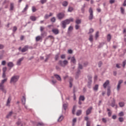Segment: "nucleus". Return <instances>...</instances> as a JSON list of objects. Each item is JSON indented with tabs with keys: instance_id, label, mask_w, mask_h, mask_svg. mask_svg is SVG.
<instances>
[{
	"instance_id": "obj_1",
	"label": "nucleus",
	"mask_w": 126,
	"mask_h": 126,
	"mask_svg": "<svg viewBox=\"0 0 126 126\" xmlns=\"http://www.w3.org/2000/svg\"><path fill=\"white\" fill-rule=\"evenodd\" d=\"M7 81V78H6L4 79L3 80H2L1 82L0 83V90H1V91L5 93V94L6 93V90L4 88V83Z\"/></svg>"
},
{
	"instance_id": "obj_2",
	"label": "nucleus",
	"mask_w": 126,
	"mask_h": 126,
	"mask_svg": "<svg viewBox=\"0 0 126 126\" xmlns=\"http://www.w3.org/2000/svg\"><path fill=\"white\" fill-rule=\"evenodd\" d=\"M73 18H71L62 21V23L63 28L65 29V27H66V25L69 24L70 22H73Z\"/></svg>"
},
{
	"instance_id": "obj_3",
	"label": "nucleus",
	"mask_w": 126,
	"mask_h": 126,
	"mask_svg": "<svg viewBox=\"0 0 126 126\" xmlns=\"http://www.w3.org/2000/svg\"><path fill=\"white\" fill-rule=\"evenodd\" d=\"M18 79H19V76L14 75L11 77L10 81V83L14 84L15 83H16L17 81H18Z\"/></svg>"
},
{
	"instance_id": "obj_4",
	"label": "nucleus",
	"mask_w": 126,
	"mask_h": 126,
	"mask_svg": "<svg viewBox=\"0 0 126 126\" xmlns=\"http://www.w3.org/2000/svg\"><path fill=\"white\" fill-rule=\"evenodd\" d=\"M59 63L61 66H63V67H64V66L67 65L68 62L66 60H64L63 61H60Z\"/></svg>"
},
{
	"instance_id": "obj_5",
	"label": "nucleus",
	"mask_w": 126,
	"mask_h": 126,
	"mask_svg": "<svg viewBox=\"0 0 126 126\" xmlns=\"http://www.w3.org/2000/svg\"><path fill=\"white\" fill-rule=\"evenodd\" d=\"M29 49H33L32 47H29L28 45H25L24 48H23L21 51L22 53H25V52H27Z\"/></svg>"
},
{
	"instance_id": "obj_6",
	"label": "nucleus",
	"mask_w": 126,
	"mask_h": 126,
	"mask_svg": "<svg viewBox=\"0 0 126 126\" xmlns=\"http://www.w3.org/2000/svg\"><path fill=\"white\" fill-rule=\"evenodd\" d=\"M89 12L90 13V15L89 16V20H92L94 18V16H93V10H92V8H90Z\"/></svg>"
},
{
	"instance_id": "obj_7",
	"label": "nucleus",
	"mask_w": 126,
	"mask_h": 126,
	"mask_svg": "<svg viewBox=\"0 0 126 126\" xmlns=\"http://www.w3.org/2000/svg\"><path fill=\"white\" fill-rule=\"evenodd\" d=\"M110 106L113 107H115L116 109H118V105L116 104V100H115V98H113V100L110 103Z\"/></svg>"
},
{
	"instance_id": "obj_8",
	"label": "nucleus",
	"mask_w": 126,
	"mask_h": 126,
	"mask_svg": "<svg viewBox=\"0 0 126 126\" xmlns=\"http://www.w3.org/2000/svg\"><path fill=\"white\" fill-rule=\"evenodd\" d=\"M53 33L55 34V35H58L60 33V31H59V29H53L52 30Z\"/></svg>"
},
{
	"instance_id": "obj_9",
	"label": "nucleus",
	"mask_w": 126,
	"mask_h": 126,
	"mask_svg": "<svg viewBox=\"0 0 126 126\" xmlns=\"http://www.w3.org/2000/svg\"><path fill=\"white\" fill-rule=\"evenodd\" d=\"M57 17L59 19H63V17H64V14L63 13H60L57 14Z\"/></svg>"
},
{
	"instance_id": "obj_10",
	"label": "nucleus",
	"mask_w": 126,
	"mask_h": 126,
	"mask_svg": "<svg viewBox=\"0 0 126 126\" xmlns=\"http://www.w3.org/2000/svg\"><path fill=\"white\" fill-rule=\"evenodd\" d=\"M10 102H11V96H9L7 100L6 106H10Z\"/></svg>"
},
{
	"instance_id": "obj_11",
	"label": "nucleus",
	"mask_w": 126,
	"mask_h": 126,
	"mask_svg": "<svg viewBox=\"0 0 126 126\" xmlns=\"http://www.w3.org/2000/svg\"><path fill=\"white\" fill-rule=\"evenodd\" d=\"M92 109H93V108L92 107H90L87 109V110L86 111L87 116H88V115H90V114H91V112L92 111Z\"/></svg>"
},
{
	"instance_id": "obj_12",
	"label": "nucleus",
	"mask_w": 126,
	"mask_h": 126,
	"mask_svg": "<svg viewBox=\"0 0 126 126\" xmlns=\"http://www.w3.org/2000/svg\"><path fill=\"white\" fill-rule=\"evenodd\" d=\"M123 80H120L119 81L118 85H117V90L118 91H120V89L121 88V84L123 83Z\"/></svg>"
},
{
	"instance_id": "obj_13",
	"label": "nucleus",
	"mask_w": 126,
	"mask_h": 126,
	"mask_svg": "<svg viewBox=\"0 0 126 126\" xmlns=\"http://www.w3.org/2000/svg\"><path fill=\"white\" fill-rule=\"evenodd\" d=\"M24 60V58H22L19 59L17 62V65H20L21 64V62Z\"/></svg>"
},
{
	"instance_id": "obj_14",
	"label": "nucleus",
	"mask_w": 126,
	"mask_h": 126,
	"mask_svg": "<svg viewBox=\"0 0 126 126\" xmlns=\"http://www.w3.org/2000/svg\"><path fill=\"white\" fill-rule=\"evenodd\" d=\"M22 102L23 105H25V103H26V96H25V95L23 96L22 98Z\"/></svg>"
},
{
	"instance_id": "obj_15",
	"label": "nucleus",
	"mask_w": 126,
	"mask_h": 126,
	"mask_svg": "<svg viewBox=\"0 0 126 126\" xmlns=\"http://www.w3.org/2000/svg\"><path fill=\"white\" fill-rule=\"evenodd\" d=\"M14 64H13V63L12 62H9L7 63V66L8 67H10V68H12L13 67Z\"/></svg>"
},
{
	"instance_id": "obj_16",
	"label": "nucleus",
	"mask_w": 126,
	"mask_h": 126,
	"mask_svg": "<svg viewBox=\"0 0 126 126\" xmlns=\"http://www.w3.org/2000/svg\"><path fill=\"white\" fill-rule=\"evenodd\" d=\"M110 82L109 80H106V82L103 84V87L104 88H106L108 85H109Z\"/></svg>"
},
{
	"instance_id": "obj_17",
	"label": "nucleus",
	"mask_w": 126,
	"mask_h": 126,
	"mask_svg": "<svg viewBox=\"0 0 126 126\" xmlns=\"http://www.w3.org/2000/svg\"><path fill=\"white\" fill-rule=\"evenodd\" d=\"M55 77L56 78L57 80H59V81H62V78H61V76L58 74H55L54 75Z\"/></svg>"
},
{
	"instance_id": "obj_18",
	"label": "nucleus",
	"mask_w": 126,
	"mask_h": 126,
	"mask_svg": "<svg viewBox=\"0 0 126 126\" xmlns=\"http://www.w3.org/2000/svg\"><path fill=\"white\" fill-rule=\"evenodd\" d=\"M71 63H74V64H75V63H76V60H75L74 57H73L71 58Z\"/></svg>"
},
{
	"instance_id": "obj_19",
	"label": "nucleus",
	"mask_w": 126,
	"mask_h": 126,
	"mask_svg": "<svg viewBox=\"0 0 126 126\" xmlns=\"http://www.w3.org/2000/svg\"><path fill=\"white\" fill-rule=\"evenodd\" d=\"M50 38V40H55V37L52 35H49L47 37L45 38V40H48Z\"/></svg>"
},
{
	"instance_id": "obj_20",
	"label": "nucleus",
	"mask_w": 126,
	"mask_h": 126,
	"mask_svg": "<svg viewBox=\"0 0 126 126\" xmlns=\"http://www.w3.org/2000/svg\"><path fill=\"white\" fill-rule=\"evenodd\" d=\"M30 19L32 21H36V19H37V18H36V17H35V16H31L30 17Z\"/></svg>"
},
{
	"instance_id": "obj_21",
	"label": "nucleus",
	"mask_w": 126,
	"mask_h": 126,
	"mask_svg": "<svg viewBox=\"0 0 126 126\" xmlns=\"http://www.w3.org/2000/svg\"><path fill=\"white\" fill-rule=\"evenodd\" d=\"M35 40H36V42H38L39 40H42V37L40 36H37L36 37Z\"/></svg>"
},
{
	"instance_id": "obj_22",
	"label": "nucleus",
	"mask_w": 126,
	"mask_h": 126,
	"mask_svg": "<svg viewBox=\"0 0 126 126\" xmlns=\"http://www.w3.org/2000/svg\"><path fill=\"white\" fill-rule=\"evenodd\" d=\"M67 4H68V2L66 1H63L62 3V5H63V6H67Z\"/></svg>"
},
{
	"instance_id": "obj_23",
	"label": "nucleus",
	"mask_w": 126,
	"mask_h": 126,
	"mask_svg": "<svg viewBox=\"0 0 126 126\" xmlns=\"http://www.w3.org/2000/svg\"><path fill=\"white\" fill-rule=\"evenodd\" d=\"M13 8H14V4H13V3H11L10 6V10H13Z\"/></svg>"
},
{
	"instance_id": "obj_24",
	"label": "nucleus",
	"mask_w": 126,
	"mask_h": 126,
	"mask_svg": "<svg viewBox=\"0 0 126 126\" xmlns=\"http://www.w3.org/2000/svg\"><path fill=\"white\" fill-rule=\"evenodd\" d=\"M75 110H76V106L74 105L73 107V109H72V113L73 115H74V113H75Z\"/></svg>"
},
{
	"instance_id": "obj_25",
	"label": "nucleus",
	"mask_w": 126,
	"mask_h": 126,
	"mask_svg": "<svg viewBox=\"0 0 126 126\" xmlns=\"http://www.w3.org/2000/svg\"><path fill=\"white\" fill-rule=\"evenodd\" d=\"M108 113V115L109 117H111V116H112V111H111V110H110V109L107 108V109Z\"/></svg>"
},
{
	"instance_id": "obj_26",
	"label": "nucleus",
	"mask_w": 126,
	"mask_h": 126,
	"mask_svg": "<svg viewBox=\"0 0 126 126\" xmlns=\"http://www.w3.org/2000/svg\"><path fill=\"white\" fill-rule=\"evenodd\" d=\"M98 87L99 86L98 85H95V86L94 87V91H97Z\"/></svg>"
},
{
	"instance_id": "obj_27",
	"label": "nucleus",
	"mask_w": 126,
	"mask_h": 126,
	"mask_svg": "<svg viewBox=\"0 0 126 126\" xmlns=\"http://www.w3.org/2000/svg\"><path fill=\"white\" fill-rule=\"evenodd\" d=\"M119 105L120 107H123L125 106V102H120L119 103Z\"/></svg>"
},
{
	"instance_id": "obj_28",
	"label": "nucleus",
	"mask_w": 126,
	"mask_h": 126,
	"mask_svg": "<svg viewBox=\"0 0 126 126\" xmlns=\"http://www.w3.org/2000/svg\"><path fill=\"white\" fill-rule=\"evenodd\" d=\"M82 113V111L79 110L77 111V112L76 113V115H77V116H80V115H81Z\"/></svg>"
},
{
	"instance_id": "obj_29",
	"label": "nucleus",
	"mask_w": 126,
	"mask_h": 126,
	"mask_svg": "<svg viewBox=\"0 0 126 126\" xmlns=\"http://www.w3.org/2000/svg\"><path fill=\"white\" fill-rule=\"evenodd\" d=\"M77 119L76 118H74L72 120V126H75V123H76Z\"/></svg>"
},
{
	"instance_id": "obj_30",
	"label": "nucleus",
	"mask_w": 126,
	"mask_h": 126,
	"mask_svg": "<svg viewBox=\"0 0 126 126\" xmlns=\"http://www.w3.org/2000/svg\"><path fill=\"white\" fill-rule=\"evenodd\" d=\"M107 41L108 42H110L111 41V34H109L107 35Z\"/></svg>"
},
{
	"instance_id": "obj_31",
	"label": "nucleus",
	"mask_w": 126,
	"mask_h": 126,
	"mask_svg": "<svg viewBox=\"0 0 126 126\" xmlns=\"http://www.w3.org/2000/svg\"><path fill=\"white\" fill-rule=\"evenodd\" d=\"M63 120V115H61L58 119V122H62Z\"/></svg>"
},
{
	"instance_id": "obj_32",
	"label": "nucleus",
	"mask_w": 126,
	"mask_h": 126,
	"mask_svg": "<svg viewBox=\"0 0 126 126\" xmlns=\"http://www.w3.org/2000/svg\"><path fill=\"white\" fill-rule=\"evenodd\" d=\"M89 40L90 42H93V35H90Z\"/></svg>"
},
{
	"instance_id": "obj_33",
	"label": "nucleus",
	"mask_w": 126,
	"mask_h": 126,
	"mask_svg": "<svg viewBox=\"0 0 126 126\" xmlns=\"http://www.w3.org/2000/svg\"><path fill=\"white\" fill-rule=\"evenodd\" d=\"M79 100L81 101H84L85 100V97H84V96H80L79 98Z\"/></svg>"
},
{
	"instance_id": "obj_34",
	"label": "nucleus",
	"mask_w": 126,
	"mask_h": 126,
	"mask_svg": "<svg viewBox=\"0 0 126 126\" xmlns=\"http://www.w3.org/2000/svg\"><path fill=\"white\" fill-rule=\"evenodd\" d=\"M28 7H29V6H28V4H27L23 11V12H25V11L28 9Z\"/></svg>"
},
{
	"instance_id": "obj_35",
	"label": "nucleus",
	"mask_w": 126,
	"mask_h": 126,
	"mask_svg": "<svg viewBox=\"0 0 126 126\" xmlns=\"http://www.w3.org/2000/svg\"><path fill=\"white\" fill-rule=\"evenodd\" d=\"M98 37H99V32H97L95 35V40H97Z\"/></svg>"
},
{
	"instance_id": "obj_36",
	"label": "nucleus",
	"mask_w": 126,
	"mask_h": 126,
	"mask_svg": "<svg viewBox=\"0 0 126 126\" xmlns=\"http://www.w3.org/2000/svg\"><path fill=\"white\" fill-rule=\"evenodd\" d=\"M32 12H35L37 11V9H36V7H35V6H32Z\"/></svg>"
},
{
	"instance_id": "obj_37",
	"label": "nucleus",
	"mask_w": 126,
	"mask_h": 126,
	"mask_svg": "<svg viewBox=\"0 0 126 126\" xmlns=\"http://www.w3.org/2000/svg\"><path fill=\"white\" fill-rule=\"evenodd\" d=\"M73 30V27L72 26H70L68 29V32H70V31H72Z\"/></svg>"
},
{
	"instance_id": "obj_38",
	"label": "nucleus",
	"mask_w": 126,
	"mask_h": 126,
	"mask_svg": "<svg viewBox=\"0 0 126 126\" xmlns=\"http://www.w3.org/2000/svg\"><path fill=\"white\" fill-rule=\"evenodd\" d=\"M72 78L71 79L70 82H69V87L70 88H71V87H72V83L71 82H72Z\"/></svg>"
},
{
	"instance_id": "obj_39",
	"label": "nucleus",
	"mask_w": 126,
	"mask_h": 126,
	"mask_svg": "<svg viewBox=\"0 0 126 126\" xmlns=\"http://www.w3.org/2000/svg\"><path fill=\"white\" fill-rule=\"evenodd\" d=\"M67 103H65L63 105V107L64 110H66L67 108Z\"/></svg>"
},
{
	"instance_id": "obj_40",
	"label": "nucleus",
	"mask_w": 126,
	"mask_h": 126,
	"mask_svg": "<svg viewBox=\"0 0 126 126\" xmlns=\"http://www.w3.org/2000/svg\"><path fill=\"white\" fill-rule=\"evenodd\" d=\"M72 10H73V8L72 7H69L68 9V11H69V12H71V11H72Z\"/></svg>"
},
{
	"instance_id": "obj_41",
	"label": "nucleus",
	"mask_w": 126,
	"mask_h": 126,
	"mask_svg": "<svg viewBox=\"0 0 126 126\" xmlns=\"http://www.w3.org/2000/svg\"><path fill=\"white\" fill-rule=\"evenodd\" d=\"M107 95L109 96L110 95H111V90H110V89H108L107 90Z\"/></svg>"
},
{
	"instance_id": "obj_42",
	"label": "nucleus",
	"mask_w": 126,
	"mask_h": 126,
	"mask_svg": "<svg viewBox=\"0 0 126 126\" xmlns=\"http://www.w3.org/2000/svg\"><path fill=\"white\" fill-rule=\"evenodd\" d=\"M76 23L77 24H80V23H81V20H78V19H77L76 20Z\"/></svg>"
},
{
	"instance_id": "obj_43",
	"label": "nucleus",
	"mask_w": 126,
	"mask_h": 126,
	"mask_svg": "<svg viewBox=\"0 0 126 126\" xmlns=\"http://www.w3.org/2000/svg\"><path fill=\"white\" fill-rule=\"evenodd\" d=\"M12 115V112H10L6 116V118L8 119Z\"/></svg>"
},
{
	"instance_id": "obj_44",
	"label": "nucleus",
	"mask_w": 126,
	"mask_h": 126,
	"mask_svg": "<svg viewBox=\"0 0 126 126\" xmlns=\"http://www.w3.org/2000/svg\"><path fill=\"white\" fill-rule=\"evenodd\" d=\"M119 122H120L121 123H123V122H124V118L123 117H120L119 118Z\"/></svg>"
},
{
	"instance_id": "obj_45",
	"label": "nucleus",
	"mask_w": 126,
	"mask_h": 126,
	"mask_svg": "<svg viewBox=\"0 0 126 126\" xmlns=\"http://www.w3.org/2000/svg\"><path fill=\"white\" fill-rule=\"evenodd\" d=\"M6 69H7V68H6V67H4L2 68V70H3V73H5L6 71Z\"/></svg>"
},
{
	"instance_id": "obj_46",
	"label": "nucleus",
	"mask_w": 126,
	"mask_h": 126,
	"mask_svg": "<svg viewBox=\"0 0 126 126\" xmlns=\"http://www.w3.org/2000/svg\"><path fill=\"white\" fill-rule=\"evenodd\" d=\"M124 112H121L119 113V114H118V116L119 117H124Z\"/></svg>"
},
{
	"instance_id": "obj_47",
	"label": "nucleus",
	"mask_w": 126,
	"mask_h": 126,
	"mask_svg": "<svg viewBox=\"0 0 126 126\" xmlns=\"http://www.w3.org/2000/svg\"><path fill=\"white\" fill-rule=\"evenodd\" d=\"M94 32V30L93 29H91L89 30V34H91V33H93Z\"/></svg>"
},
{
	"instance_id": "obj_48",
	"label": "nucleus",
	"mask_w": 126,
	"mask_h": 126,
	"mask_svg": "<svg viewBox=\"0 0 126 126\" xmlns=\"http://www.w3.org/2000/svg\"><path fill=\"white\" fill-rule=\"evenodd\" d=\"M121 13L124 14V13H125V9L123 7H121Z\"/></svg>"
},
{
	"instance_id": "obj_49",
	"label": "nucleus",
	"mask_w": 126,
	"mask_h": 126,
	"mask_svg": "<svg viewBox=\"0 0 126 126\" xmlns=\"http://www.w3.org/2000/svg\"><path fill=\"white\" fill-rule=\"evenodd\" d=\"M51 22H56V18L53 17L51 19Z\"/></svg>"
},
{
	"instance_id": "obj_50",
	"label": "nucleus",
	"mask_w": 126,
	"mask_h": 126,
	"mask_svg": "<svg viewBox=\"0 0 126 126\" xmlns=\"http://www.w3.org/2000/svg\"><path fill=\"white\" fill-rule=\"evenodd\" d=\"M49 17H50L49 15L46 14V15L44 16V19H48V18H49Z\"/></svg>"
},
{
	"instance_id": "obj_51",
	"label": "nucleus",
	"mask_w": 126,
	"mask_h": 126,
	"mask_svg": "<svg viewBox=\"0 0 126 126\" xmlns=\"http://www.w3.org/2000/svg\"><path fill=\"white\" fill-rule=\"evenodd\" d=\"M40 2H41L42 4H44V3L47 2V0H41Z\"/></svg>"
},
{
	"instance_id": "obj_52",
	"label": "nucleus",
	"mask_w": 126,
	"mask_h": 126,
	"mask_svg": "<svg viewBox=\"0 0 126 126\" xmlns=\"http://www.w3.org/2000/svg\"><path fill=\"white\" fill-rule=\"evenodd\" d=\"M60 56V54H57L55 56V60L58 61L59 60V57Z\"/></svg>"
},
{
	"instance_id": "obj_53",
	"label": "nucleus",
	"mask_w": 126,
	"mask_h": 126,
	"mask_svg": "<svg viewBox=\"0 0 126 126\" xmlns=\"http://www.w3.org/2000/svg\"><path fill=\"white\" fill-rule=\"evenodd\" d=\"M37 126H45V125L42 123H39L37 124Z\"/></svg>"
},
{
	"instance_id": "obj_54",
	"label": "nucleus",
	"mask_w": 126,
	"mask_h": 126,
	"mask_svg": "<svg viewBox=\"0 0 126 126\" xmlns=\"http://www.w3.org/2000/svg\"><path fill=\"white\" fill-rule=\"evenodd\" d=\"M6 63V62H5V61H3L1 62V65H5Z\"/></svg>"
},
{
	"instance_id": "obj_55",
	"label": "nucleus",
	"mask_w": 126,
	"mask_h": 126,
	"mask_svg": "<svg viewBox=\"0 0 126 126\" xmlns=\"http://www.w3.org/2000/svg\"><path fill=\"white\" fill-rule=\"evenodd\" d=\"M78 68H79V69H82L83 68L82 65L80 63H79Z\"/></svg>"
},
{
	"instance_id": "obj_56",
	"label": "nucleus",
	"mask_w": 126,
	"mask_h": 126,
	"mask_svg": "<svg viewBox=\"0 0 126 126\" xmlns=\"http://www.w3.org/2000/svg\"><path fill=\"white\" fill-rule=\"evenodd\" d=\"M16 30H17V27H16V26H14L13 27V32H15V31H16Z\"/></svg>"
},
{
	"instance_id": "obj_57",
	"label": "nucleus",
	"mask_w": 126,
	"mask_h": 126,
	"mask_svg": "<svg viewBox=\"0 0 126 126\" xmlns=\"http://www.w3.org/2000/svg\"><path fill=\"white\" fill-rule=\"evenodd\" d=\"M2 78H5V77H6V75L5 73H2Z\"/></svg>"
},
{
	"instance_id": "obj_58",
	"label": "nucleus",
	"mask_w": 126,
	"mask_h": 126,
	"mask_svg": "<svg viewBox=\"0 0 126 126\" xmlns=\"http://www.w3.org/2000/svg\"><path fill=\"white\" fill-rule=\"evenodd\" d=\"M126 61H125L123 62V67H125V66H126Z\"/></svg>"
},
{
	"instance_id": "obj_59",
	"label": "nucleus",
	"mask_w": 126,
	"mask_h": 126,
	"mask_svg": "<svg viewBox=\"0 0 126 126\" xmlns=\"http://www.w3.org/2000/svg\"><path fill=\"white\" fill-rule=\"evenodd\" d=\"M4 48V46L2 44H0V50H1Z\"/></svg>"
},
{
	"instance_id": "obj_60",
	"label": "nucleus",
	"mask_w": 126,
	"mask_h": 126,
	"mask_svg": "<svg viewBox=\"0 0 126 126\" xmlns=\"http://www.w3.org/2000/svg\"><path fill=\"white\" fill-rule=\"evenodd\" d=\"M44 29H45L44 27H40V31H41V32H43V31H44Z\"/></svg>"
},
{
	"instance_id": "obj_61",
	"label": "nucleus",
	"mask_w": 126,
	"mask_h": 126,
	"mask_svg": "<svg viewBox=\"0 0 126 126\" xmlns=\"http://www.w3.org/2000/svg\"><path fill=\"white\" fill-rule=\"evenodd\" d=\"M61 59H65V55L63 54L61 55Z\"/></svg>"
},
{
	"instance_id": "obj_62",
	"label": "nucleus",
	"mask_w": 126,
	"mask_h": 126,
	"mask_svg": "<svg viewBox=\"0 0 126 126\" xmlns=\"http://www.w3.org/2000/svg\"><path fill=\"white\" fill-rule=\"evenodd\" d=\"M86 126H90V121H88L87 122Z\"/></svg>"
},
{
	"instance_id": "obj_63",
	"label": "nucleus",
	"mask_w": 126,
	"mask_h": 126,
	"mask_svg": "<svg viewBox=\"0 0 126 126\" xmlns=\"http://www.w3.org/2000/svg\"><path fill=\"white\" fill-rule=\"evenodd\" d=\"M68 54H72V51L71 50H68Z\"/></svg>"
},
{
	"instance_id": "obj_64",
	"label": "nucleus",
	"mask_w": 126,
	"mask_h": 126,
	"mask_svg": "<svg viewBox=\"0 0 126 126\" xmlns=\"http://www.w3.org/2000/svg\"><path fill=\"white\" fill-rule=\"evenodd\" d=\"M124 6H126V0H125L124 2L123 3Z\"/></svg>"
}]
</instances>
